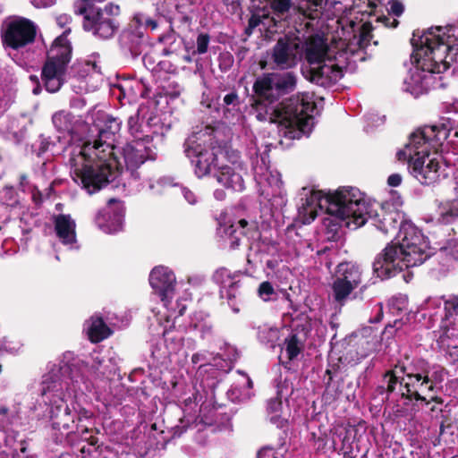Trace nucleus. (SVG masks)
<instances>
[{
  "mask_svg": "<svg viewBox=\"0 0 458 458\" xmlns=\"http://www.w3.org/2000/svg\"><path fill=\"white\" fill-rule=\"evenodd\" d=\"M261 16L257 13L251 14L248 21V26L245 29V34L250 36L252 34L254 29L261 23Z\"/></svg>",
  "mask_w": 458,
  "mask_h": 458,
  "instance_id": "nucleus-47",
  "label": "nucleus"
},
{
  "mask_svg": "<svg viewBox=\"0 0 458 458\" xmlns=\"http://www.w3.org/2000/svg\"><path fill=\"white\" fill-rule=\"evenodd\" d=\"M458 217V208L450 206L447 210L442 211L438 217V222L443 225L451 224L455 218Z\"/></svg>",
  "mask_w": 458,
  "mask_h": 458,
  "instance_id": "nucleus-39",
  "label": "nucleus"
},
{
  "mask_svg": "<svg viewBox=\"0 0 458 458\" xmlns=\"http://www.w3.org/2000/svg\"><path fill=\"white\" fill-rule=\"evenodd\" d=\"M74 13L83 16L84 30L91 32L98 38L109 39L120 28L118 17L121 14V8L118 4L108 3L102 9L89 0H79L74 4Z\"/></svg>",
  "mask_w": 458,
  "mask_h": 458,
  "instance_id": "nucleus-7",
  "label": "nucleus"
},
{
  "mask_svg": "<svg viewBox=\"0 0 458 458\" xmlns=\"http://www.w3.org/2000/svg\"><path fill=\"white\" fill-rule=\"evenodd\" d=\"M372 30V24L369 21L364 22L360 26L357 40L359 49H365L369 47V45L370 44V40L373 37Z\"/></svg>",
  "mask_w": 458,
  "mask_h": 458,
  "instance_id": "nucleus-31",
  "label": "nucleus"
},
{
  "mask_svg": "<svg viewBox=\"0 0 458 458\" xmlns=\"http://www.w3.org/2000/svg\"><path fill=\"white\" fill-rule=\"evenodd\" d=\"M309 329L306 325H297L284 339V348L289 360H293L304 349Z\"/></svg>",
  "mask_w": 458,
  "mask_h": 458,
  "instance_id": "nucleus-22",
  "label": "nucleus"
},
{
  "mask_svg": "<svg viewBox=\"0 0 458 458\" xmlns=\"http://www.w3.org/2000/svg\"><path fill=\"white\" fill-rule=\"evenodd\" d=\"M144 25L147 28H150L151 30H155L158 27L157 21L152 18H146L144 21Z\"/></svg>",
  "mask_w": 458,
  "mask_h": 458,
  "instance_id": "nucleus-62",
  "label": "nucleus"
},
{
  "mask_svg": "<svg viewBox=\"0 0 458 458\" xmlns=\"http://www.w3.org/2000/svg\"><path fill=\"white\" fill-rule=\"evenodd\" d=\"M270 109L269 122L277 124L280 137L293 140L310 133L316 105L303 96H291Z\"/></svg>",
  "mask_w": 458,
  "mask_h": 458,
  "instance_id": "nucleus-6",
  "label": "nucleus"
},
{
  "mask_svg": "<svg viewBox=\"0 0 458 458\" xmlns=\"http://www.w3.org/2000/svg\"><path fill=\"white\" fill-rule=\"evenodd\" d=\"M378 310H377V313L376 314V316L374 317V318H371L369 321L371 323H378L380 322L382 319H383V317H384V312H383V306L382 304H378Z\"/></svg>",
  "mask_w": 458,
  "mask_h": 458,
  "instance_id": "nucleus-60",
  "label": "nucleus"
},
{
  "mask_svg": "<svg viewBox=\"0 0 458 458\" xmlns=\"http://www.w3.org/2000/svg\"><path fill=\"white\" fill-rule=\"evenodd\" d=\"M454 26L432 27L419 34L414 31L411 43V57L423 71L442 73L458 60V37Z\"/></svg>",
  "mask_w": 458,
  "mask_h": 458,
  "instance_id": "nucleus-3",
  "label": "nucleus"
},
{
  "mask_svg": "<svg viewBox=\"0 0 458 458\" xmlns=\"http://www.w3.org/2000/svg\"><path fill=\"white\" fill-rule=\"evenodd\" d=\"M72 413H75L74 420L76 424H82L84 420H91L93 412L86 408L81 407L79 410L72 409Z\"/></svg>",
  "mask_w": 458,
  "mask_h": 458,
  "instance_id": "nucleus-43",
  "label": "nucleus"
},
{
  "mask_svg": "<svg viewBox=\"0 0 458 458\" xmlns=\"http://www.w3.org/2000/svg\"><path fill=\"white\" fill-rule=\"evenodd\" d=\"M163 336L167 345L170 344H174V346L181 345L182 338L172 335V332L170 330H165Z\"/></svg>",
  "mask_w": 458,
  "mask_h": 458,
  "instance_id": "nucleus-51",
  "label": "nucleus"
},
{
  "mask_svg": "<svg viewBox=\"0 0 458 458\" xmlns=\"http://www.w3.org/2000/svg\"><path fill=\"white\" fill-rule=\"evenodd\" d=\"M66 69L55 66L52 63H45L41 71V79L46 89L50 93L57 92L64 82Z\"/></svg>",
  "mask_w": 458,
  "mask_h": 458,
  "instance_id": "nucleus-24",
  "label": "nucleus"
},
{
  "mask_svg": "<svg viewBox=\"0 0 458 458\" xmlns=\"http://www.w3.org/2000/svg\"><path fill=\"white\" fill-rule=\"evenodd\" d=\"M71 28H66L64 32L55 38L50 48L47 50L45 63H52L55 66L66 69L72 59V46L68 39L71 34Z\"/></svg>",
  "mask_w": 458,
  "mask_h": 458,
  "instance_id": "nucleus-17",
  "label": "nucleus"
},
{
  "mask_svg": "<svg viewBox=\"0 0 458 458\" xmlns=\"http://www.w3.org/2000/svg\"><path fill=\"white\" fill-rule=\"evenodd\" d=\"M291 6V0H274L271 7L277 14H284L288 12Z\"/></svg>",
  "mask_w": 458,
  "mask_h": 458,
  "instance_id": "nucleus-45",
  "label": "nucleus"
},
{
  "mask_svg": "<svg viewBox=\"0 0 458 458\" xmlns=\"http://www.w3.org/2000/svg\"><path fill=\"white\" fill-rule=\"evenodd\" d=\"M71 21V17L66 14L59 15L56 18V24L60 28H64L66 24H68Z\"/></svg>",
  "mask_w": 458,
  "mask_h": 458,
  "instance_id": "nucleus-58",
  "label": "nucleus"
},
{
  "mask_svg": "<svg viewBox=\"0 0 458 458\" xmlns=\"http://www.w3.org/2000/svg\"><path fill=\"white\" fill-rule=\"evenodd\" d=\"M296 86L297 77L293 72L263 73L253 83L251 106L257 111L267 109L283 96L294 91Z\"/></svg>",
  "mask_w": 458,
  "mask_h": 458,
  "instance_id": "nucleus-8",
  "label": "nucleus"
},
{
  "mask_svg": "<svg viewBox=\"0 0 458 458\" xmlns=\"http://www.w3.org/2000/svg\"><path fill=\"white\" fill-rule=\"evenodd\" d=\"M105 134L102 131L100 140L84 142L79 153L72 154V157H82L81 165L73 169V180L89 194L106 187L123 171L114 144L102 141Z\"/></svg>",
  "mask_w": 458,
  "mask_h": 458,
  "instance_id": "nucleus-2",
  "label": "nucleus"
},
{
  "mask_svg": "<svg viewBox=\"0 0 458 458\" xmlns=\"http://www.w3.org/2000/svg\"><path fill=\"white\" fill-rule=\"evenodd\" d=\"M405 260L402 250L391 242L376 256L373 262V272L382 280L389 279L404 269L413 267Z\"/></svg>",
  "mask_w": 458,
  "mask_h": 458,
  "instance_id": "nucleus-13",
  "label": "nucleus"
},
{
  "mask_svg": "<svg viewBox=\"0 0 458 458\" xmlns=\"http://www.w3.org/2000/svg\"><path fill=\"white\" fill-rule=\"evenodd\" d=\"M233 276L227 268L221 267L217 269L213 275V280L218 284H225L227 282H231Z\"/></svg>",
  "mask_w": 458,
  "mask_h": 458,
  "instance_id": "nucleus-41",
  "label": "nucleus"
},
{
  "mask_svg": "<svg viewBox=\"0 0 458 458\" xmlns=\"http://www.w3.org/2000/svg\"><path fill=\"white\" fill-rule=\"evenodd\" d=\"M149 284L160 300L166 304L174 292L175 276L165 267H156L149 275Z\"/></svg>",
  "mask_w": 458,
  "mask_h": 458,
  "instance_id": "nucleus-18",
  "label": "nucleus"
},
{
  "mask_svg": "<svg viewBox=\"0 0 458 458\" xmlns=\"http://www.w3.org/2000/svg\"><path fill=\"white\" fill-rule=\"evenodd\" d=\"M257 458H278V456L273 447L265 446L258 452Z\"/></svg>",
  "mask_w": 458,
  "mask_h": 458,
  "instance_id": "nucleus-48",
  "label": "nucleus"
},
{
  "mask_svg": "<svg viewBox=\"0 0 458 458\" xmlns=\"http://www.w3.org/2000/svg\"><path fill=\"white\" fill-rule=\"evenodd\" d=\"M38 25L29 18L13 16L1 27L0 38L5 50L19 51L35 43Z\"/></svg>",
  "mask_w": 458,
  "mask_h": 458,
  "instance_id": "nucleus-11",
  "label": "nucleus"
},
{
  "mask_svg": "<svg viewBox=\"0 0 458 458\" xmlns=\"http://www.w3.org/2000/svg\"><path fill=\"white\" fill-rule=\"evenodd\" d=\"M152 137L146 136L138 140H132L127 142L120 151L123 157L122 165H125L126 171L130 172L134 179L140 178L138 169L147 160H155L156 153L152 150L149 144Z\"/></svg>",
  "mask_w": 458,
  "mask_h": 458,
  "instance_id": "nucleus-14",
  "label": "nucleus"
},
{
  "mask_svg": "<svg viewBox=\"0 0 458 458\" xmlns=\"http://www.w3.org/2000/svg\"><path fill=\"white\" fill-rule=\"evenodd\" d=\"M235 227H238V232L242 236H253V233L258 231L257 223L252 222L250 223L246 219H240L235 225Z\"/></svg>",
  "mask_w": 458,
  "mask_h": 458,
  "instance_id": "nucleus-35",
  "label": "nucleus"
},
{
  "mask_svg": "<svg viewBox=\"0 0 458 458\" xmlns=\"http://www.w3.org/2000/svg\"><path fill=\"white\" fill-rule=\"evenodd\" d=\"M276 292L269 281L262 282L258 288V296L262 299L264 301H268L271 300V296L275 295Z\"/></svg>",
  "mask_w": 458,
  "mask_h": 458,
  "instance_id": "nucleus-37",
  "label": "nucleus"
},
{
  "mask_svg": "<svg viewBox=\"0 0 458 458\" xmlns=\"http://www.w3.org/2000/svg\"><path fill=\"white\" fill-rule=\"evenodd\" d=\"M409 144H410V140L405 145L404 149H400L396 153V157L401 162L407 161L410 165L411 163H412V161H414L416 159V157H418V155L415 154V152H416L415 147L412 145L411 147H407Z\"/></svg>",
  "mask_w": 458,
  "mask_h": 458,
  "instance_id": "nucleus-36",
  "label": "nucleus"
},
{
  "mask_svg": "<svg viewBox=\"0 0 458 458\" xmlns=\"http://www.w3.org/2000/svg\"><path fill=\"white\" fill-rule=\"evenodd\" d=\"M360 204L356 209L359 211V215L354 218L356 227H361L370 221L378 230L387 233L397 228L400 229L401 225H404L403 223V214L394 204L385 202L375 206L367 203L362 195Z\"/></svg>",
  "mask_w": 458,
  "mask_h": 458,
  "instance_id": "nucleus-9",
  "label": "nucleus"
},
{
  "mask_svg": "<svg viewBox=\"0 0 458 458\" xmlns=\"http://www.w3.org/2000/svg\"><path fill=\"white\" fill-rule=\"evenodd\" d=\"M55 0H31L32 4L37 8H45L55 4Z\"/></svg>",
  "mask_w": 458,
  "mask_h": 458,
  "instance_id": "nucleus-56",
  "label": "nucleus"
},
{
  "mask_svg": "<svg viewBox=\"0 0 458 458\" xmlns=\"http://www.w3.org/2000/svg\"><path fill=\"white\" fill-rule=\"evenodd\" d=\"M334 277L346 282L355 289L359 287L362 282V273L360 267L352 262L340 263L336 267Z\"/></svg>",
  "mask_w": 458,
  "mask_h": 458,
  "instance_id": "nucleus-26",
  "label": "nucleus"
},
{
  "mask_svg": "<svg viewBox=\"0 0 458 458\" xmlns=\"http://www.w3.org/2000/svg\"><path fill=\"white\" fill-rule=\"evenodd\" d=\"M340 372H341V366L338 363L328 364V367L326 369V375H333L337 377H339Z\"/></svg>",
  "mask_w": 458,
  "mask_h": 458,
  "instance_id": "nucleus-54",
  "label": "nucleus"
},
{
  "mask_svg": "<svg viewBox=\"0 0 458 458\" xmlns=\"http://www.w3.org/2000/svg\"><path fill=\"white\" fill-rule=\"evenodd\" d=\"M124 217V207L116 199H110L95 216L97 226L106 233H114L122 229Z\"/></svg>",
  "mask_w": 458,
  "mask_h": 458,
  "instance_id": "nucleus-15",
  "label": "nucleus"
},
{
  "mask_svg": "<svg viewBox=\"0 0 458 458\" xmlns=\"http://www.w3.org/2000/svg\"><path fill=\"white\" fill-rule=\"evenodd\" d=\"M214 176L217 182L233 191L242 192L245 190L244 180L242 174L228 165H219Z\"/></svg>",
  "mask_w": 458,
  "mask_h": 458,
  "instance_id": "nucleus-20",
  "label": "nucleus"
},
{
  "mask_svg": "<svg viewBox=\"0 0 458 458\" xmlns=\"http://www.w3.org/2000/svg\"><path fill=\"white\" fill-rule=\"evenodd\" d=\"M344 383L343 377H337L333 375H326L324 376V384L326 392L332 395H338L342 393L341 386Z\"/></svg>",
  "mask_w": 458,
  "mask_h": 458,
  "instance_id": "nucleus-32",
  "label": "nucleus"
},
{
  "mask_svg": "<svg viewBox=\"0 0 458 458\" xmlns=\"http://www.w3.org/2000/svg\"><path fill=\"white\" fill-rule=\"evenodd\" d=\"M53 123L59 131H67L70 128V123L67 114L63 112L53 115Z\"/></svg>",
  "mask_w": 458,
  "mask_h": 458,
  "instance_id": "nucleus-40",
  "label": "nucleus"
},
{
  "mask_svg": "<svg viewBox=\"0 0 458 458\" xmlns=\"http://www.w3.org/2000/svg\"><path fill=\"white\" fill-rule=\"evenodd\" d=\"M233 59L232 55L229 53H226L225 55H220V64L219 66L221 69L226 70L227 68L231 67L233 64Z\"/></svg>",
  "mask_w": 458,
  "mask_h": 458,
  "instance_id": "nucleus-52",
  "label": "nucleus"
},
{
  "mask_svg": "<svg viewBox=\"0 0 458 458\" xmlns=\"http://www.w3.org/2000/svg\"><path fill=\"white\" fill-rule=\"evenodd\" d=\"M128 131L133 137V140L144 138L147 135L142 133V127L140 123V109L129 116L127 121Z\"/></svg>",
  "mask_w": 458,
  "mask_h": 458,
  "instance_id": "nucleus-30",
  "label": "nucleus"
},
{
  "mask_svg": "<svg viewBox=\"0 0 458 458\" xmlns=\"http://www.w3.org/2000/svg\"><path fill=\"white\" fill-rule=\"evenodd\" d=\"M332 295L335 302L343 306L346 303L350 294L355 290L351 284L346 282L339 280V278L333 277L331 284Z\"/></svg>",
  "mask_w": 458,
  "mask_h": 458,
  "instance_id": "nucleus-28",
  "label": "nucleus"
},
{
  "mask_svg": "<svg viewBox=\"0 0 458 458\" xmlns=\"http://www.w3.org/2000/svg\"><path fill=\"white\" fill-rule=\"evenodd\" d=\"M224 106H232V108L238 107L241 104L239 96L236 91H232L226 94L223 99Z\"/></svg>",
  "mask_w": 458,
  "mask_h": 458,
  "instance_id": "nucleus-46",
  "label": "nucleus"
},
{
  "mask_svg": "<svg viewBox=\"0 0 458 458\" xmlns=\"http://www.w3.org/2000/svg\"><path fill=\"white\" fill-rule=\"evenodd\" d=\"M89 433V431L88 433H84L82 437L81 435H75V438L77 437H79L84 439L85 441H87L90 445H97L98 442V437L91 436V435L89 437H87V435Z\"/></svg>",
  "mask_w": 458,
  "mask_h": 458,
  "instance_id": "nucleus-57",
  "label": "nucleus"
},
{
  "mask_svg": "<svg viewBox=\"0 0 458 458\" xmlns=\"http://www.w3.org/2000/svg\"><path fill=\"white\" fill-rule=\"evenodd\" d=\"M224 234L227 237L229 242V248L233 250L239 249L241 246L242 236L238 232V227L234 225H230L224 228Z\"/></svg>",
  "mask_w": 458,
  "mask_h": 458,
  "instance_id": "nucleus-33",
  "label": "nucleus"
},
{
  "mask_svg": "<svg viewBox=\"0 0 458 458\" xmlns=\"http://www.w3.org/2000/svg\"><path fill=\"white\" fill-rule=\"evenodd\" d=\"M316 444L318 445V450H323L327 443L323 437H318L316 441Z\"/></svg>",
  "mask_w": 458,
  "mask_h": 458,
  "instance_id": "nucleus-64",
  "label": "nucleus"
},
{
  "mask_svg": "<svg viewBox=\"0 0 458 458\" xmlns=\"http://www.w3.org/2000/svg\"><path fill=\"white\" fill-rule=\"evenodd\" d=\"M72 409L63 399L55 401L50 408L51 437L57 445L67 444L71 445L75 435L83 436L89 432V427L84 424H76Z\"/></svg>",
  "mask_w": 458,
  "mask_h": 458,
  "instance_id": "nucleus-10",
  "label": "nucleus"
},
{
  "mask_svg": "<svg viewBox=\"0 0 458 458\" xmlns=\"http://www.w3.org/2000/svg\"><path fill=\"white\" fill-rule=\"evenodd\" d=\"M210 42V36L208 33L200 32L196 39V50L194 53H197L199 55H204L208 50V45Z\"/></svg>",
  "mask_w": 458,
  "mask_h": 458,
  "instance_id": "nucleus-38",
  "label": "nucleus"
},
{
  "mask_svg": "<svg viewBox=\"0 0 458 458\" xmlns=\"http://www.w3.org/2000/svg\"><path fill=\"white\" fill-rule=\"evenodd\" d=\"M282 397H275L271 398L267 402V411L269 413H275L270 418V421L273 424H276L277 428H284L287 426L288 421L285 419H283L278 412L282 410Z\"/></svg>",
  "mask_w": 458,
  "mask_h": 458,
  "instance_id": "nucleus-29",
  "label": "nucleus"
},
{
  "mask_svg": "<svg viewBox=\"0 0 458 458\" xmlns=\"http://www.w3.org/2000/svg\"><path fill=\"white\" fill-rule=\"evenodd\" d=\"M195 174L198 177H203L216 172L219 165L218 158L213 151H196Z\"/></svg>",
  "mask_w": 458,
  "mask_h": 458,
  "instance_id": "nucleus-25",
  "label": "nucleus"
},
{
  "mask_svg": "<svg viewBox=\"0 0 458 458\" xmlns=\"http://www.w3.org/2000/svg\"><path fill=\"white\" fill-rule=\"evenodd\" d=\"M344 77V72L338 64L320 65L310 71V81L320 86L336 82Z\"/></svg>",
  "mask_w": 458,
  "mask_h": 458,
  "instance_id": "nucleus-23",
  "label": "nucleus"
},
{
  "mask_svg": "<svg viewBox=\"0 0 458 458\" xmlns=\"http://www.w3.org/2000/svg\"><path fill=\"white\" fill-rule=\"evenodd\" d=\"M389 5H390V11L394 15L399 17L403 14V13L404 11V6L400 1L390 0Z\"/></svg>",
  "mask_w": 458,
  "mask_h": 458,
  "instance_id": "nucleus-49",
  "label": "nucleus"
},
{
  "mask_svg": "<svg viewBox=\"0 0 458 458\" xmlns=\"http://www.w3.org/2000/svg\"><path fill=\"white\" fill-rule=\"evenodd\" d=\"M450 130L445 123L425 125L416 129L410 135V144L415 147L418 157L410 165L411 174L424 185H430L447 176L445 167H448L443 157L429 158L431 152L437 154L444 141L448 138Z\"/></svg>",
  "mask_w": 458,
  "mask_h": 458,
  "instance_id": "nucleus-4",
  "label": "nucleus"
},
{
  "mask_svg": "<svg viewBox=\"0 0 458 458\" xmlns=\"http://www.w3.org/2000/svg\"><path fill=\"white\" fill-rule=\"evenodd\" d=\"M213 195H214V198L219 201H223L226 198V193L223 189L215 190Z\"/></svg>",
  "mask_w": 458,
  "mask_h": 458,
  "instance_id": "nucleus-61",
  "label": "nucleus"
},
{
  "mask_svg": "<svg viewBox=\"0 0 458 458\" xmlns=\"http://www.w3.org/2000/svg\"><path fill=\"white\" fill-rule=\"evenodd\" d=\"M90 325L88 328V338L92 344H98L108 338L113 330L106 324L104 318L100 316H92Z\"/></svg>",
  "mask_w": 458,
  "mask_h": 458,
  "instance_id": "nucleus-27",
  "label": "nucleus"
},
{
  "mask_svg": "<svg viewBox=\"0 0 458 458\" xmlns=\"http://www.w3.org/2000/svg\"><path fill=\"white\" fill-rule=\"evenodd\" d=\"M55 232L63 244L76 242V223L68 214L54 216Z\"/></svg>",
  "mask_w": 458,
  "mask_h": 458,
  "instance_id": "nucleus-21",
  "label": "nucleus"
},
{
  "mask_svg": "<svg viewBox=\"0 0 458 458\" xmlns=\"http://www.w3.org/2000/svg\"><path fill=\"white\" fill-rule=\"evenodd\" d=\"M445 319H448L454 313H458V296L447 300L444 303Z\"/></svg>",
  "mask_w": 458,
  "mask_h": 458,
  "instance_id": "nucleus-42",
  "label": "nucleus"
},
{
  "mask_svg": "<svg viewBox=\"0 0 458 458\" xmlns=\"http://www.w3.org/2000/svg\"><path fill=\"white\" fill-rule=\"evenodd\" d=\"M327 46L322 38L313 37L309 39L305 48V59L309 64L303 69V74L310 81V71L316 66L325 65Z\"/></svg>",
  "mask_w": 458,
  "mask_h": 458,
  "instance_id": "nucleus-19",
  "label": "nucleus"
},
{
  "mask_svg": "<svg viewBox=\"0 0 458 458\" xmlns=\"http://www.w3.org/2000/svg\"><path fill=\"white\" fill-rule=\"evenodd\" d=\"M377 21L380 22H383L386 27H392V28H395L399 23V21L397 20L394 19L393 21L391 22V25H389L390 18L387 16H385V15L378 17Z\"/></svg>",
  "mask_w": 458,
  "mask_h": 458,
  "instance_id": "nucleus-59",
  "label": "nucleus"
},
{
  "mask_svg": "<svg viewBox=\"0 0 458 458\" xmlns=\"http://www.w3.org/2000/svg\"><path fill=\"white\" fill-rule=\"evenodd\" d=\"M179 420H180V425H176L175 427L173 428V436L174 437H181L182 434H183L189 427L188 424L184 423L183 418H180Z\"/></svg>",
  "mask_w": 458,
  "mask_h": 458,
  "instance_id": "nucleus-53",
  "label": "nucleus"
},
{
  "mask_svg": "<svg viewBox=\"0 0 458 458\" xmlns=\"http://www.w3.org/2000/svg\"><path fill=\"white\" fill-rule=\"evenodd\" d=\"M398 242H394L402 250L408 264L419 266L427 260L428 244L422 233L414 225L404 224L398 233Z\"/></svg>",
  "mask_w": 458,
  "mask_h": 458,
  "instance_id": "nucleus-12",
  "label": "nucleus"
},
{
  "mask_svg": "<svg viewBox=\"0 0 458 458\" xmlns=\"http://www.w3.org/2000/svg\"><path fill=\"white\" fill-rule=\"evenodd\" d=\"M121 124H122L121 121H119L117 118H114V117L107 118V120H106L107 130H104V129L99 130L98 138L97 140H100V133L102 131H105L106 134L102 138V141L107 143L106 139L113 138L114 136V134L121 130Z\"/></svg>",
  "mask_w": 458,
  "mask_h": 458,
  "instance_id": "nucleus-34",
  "label": "nucleus"
},
{
  "mask_svg": "<svg viewBox=\"0 0 458 458\" xmlns=\"http://www.w3.org/2000/svg\"><path fill=\"white\" fill-rule=\"evenodd\" d=\"M300 46L292 38H279L272 48L271 60L281 70H287L297 64Z\"/></svg>",
  "mask_w": 458,
  "mask_h": 458,
  "instance_id": "nucleus-16",
  "label": "nucleus"
},
{
  "mask_svg": "<svg viewBox=\"0 0 458 458\" xmlns=\"http://www.w3.org/2000/svg\"><path fill=\"white\" fill-rule=\"evenodd\" d=\"M308 3L311 12H318L326 7L327 0H308Z\"/></svg>",
  "mask_w": 458,
  "mask_h": 458,
  "instance_id": "nucleus-50",
  "label": "nucleus"
},
{
  "mask_svg": "<svg viewBox=\"0 0 458 458\" xmlns=\"http://www.w3.org/2000/svg\"><path fill=\"white\" fill-rule=\"evenodd\" d=\"M402 182V176L399 174H392L388 179L387 183L389 186L397 187Z\"/></svg>",
  "mask_w": 458,
  "mask_h": 458,
  "instance_id": "nucleus-55",
  "label": "nucleus"
},
{
  "mask_svg": "<svg viewBox=\"0 0 458 458\" xmlns=\"http://www.w3.org/2000/svg\"><path fill=\"white\" fill-rule=\"evenodd\" d=\"M204 359V355L201 353H194L191 357V361L193 364H198Z\"/></svg>",
  "mask_w": 458,
  "mask_h": 458,
  "instance_id": "nucleus-63",
  "label": "nucleus"
},
{
  "mask_svg": "<svg viewBox=\"0 0 458 458\" xmlns=\"http://www.w3.org/2000/svg\"><path fill=\"white\" fill-rule=\"evenodd\" d=\"M313 197L318 198L321 208L323 205L326 206L327 216L323 218V226L328 240L337 241L340 237L339 231L344 225L351 230L359 228L355 226L354 222L355 216L359 215L356 209L361 200V192L359 189L343 187L335 192H314Z\"/></svg>",
  "mask_w": 458,
  "mask_h": 458,
  "instance_id": "nucleus-5",
  "label": "nucleus"
},
{
  "mask_svg": "<svg viewBox=\"0 0 458 458\" xmlns=\"http://www.w3.org/2000/svg\"><path fill=\"white\" fill-rule=\"evenodd\" d=\"M240 286V281H233L231 282L229 284V289L227 291V299L229 301V304L232 306V309L233 312L238 313L240 311V309L235 306V304L233 302V300L236 297L235 290Z\"/></svg>",
  "mask_w": 458,
  "mask_h": 458,
  "instance_id": "nucleus-44",
  "label": "nucleus"
},
{
  "mask_svg": "<svg viewBox=\"0 0 458 458\" xmlns=\"http://www.w3.org/2000/svg\"><path fill=\"white\" fill-rule=\"evenodd\" d=\"M445 369L438 365H431L428 360L420 357L411 358L404 354L396 360L392 368L383 374L386 386H378V394H386V399L396 391L405 403L420 402L425 405L431 403L443 404L444 400L437 394L445 379Z\"/></svg>",
  "mask_w": 458,
  "mask_h": 458,
  "instance_id": "nucleus-1",
  "label": "nucleus"
}]
</instances>
